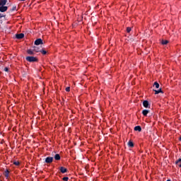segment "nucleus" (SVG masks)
<instances>
[{
    "instance_id": "nucleus-1",
    "label": "nucleus",
    "mask_w": 181,
    "mask_h": 181,
    "mask_svg": "<svg viewBox=\"0 0 181 181\" xmlns=\"http://www.w3.org/2000/svg\"><path fill=\"white\" fill-rule=\"evenodd\" d=\"M25 60L30 63H35L37 62V57H26Z\"/></svg>"
},
{
    "instance_id": "nucleus-15",
    "label": "nucleus",
    "mask_w": 181,
    "mask_h": 181,
    "mask_svg": "<svg viewBox=\"0 0 181 181\" xmlns=\"http://www.w3.org/2000/svg\"><path fill=\"white\" fill-rule=\"evenodd\" d=\"M128 146H129V148H134V142L129 141L128 142Z\"/></svg>"
},
{
    "instance_id": "nucleus-10",
    "label": "nucleus",
    "mask_w": 181,
    "mask_h": 181,
    "mask_svg": "<svg viewBox=\"0 0 181 181\" xmlns=\"http://www.w3.org/2000/svg\"><path fill=\"white\" fill-rule=\"evenodd\" d=\"M150 111L148 110H144L142 111V114L144 117H147L148 114H149Z\"/></svg>"
},
{
    "instance_id": "nucleus-21",
    "label": "nucleus",
    "mask_w": 181,
    "mask_h": 181,
    "mask_svg": "<svg viewBox=\"0 0 181 181\" xmlns=\"http://www.w3.org/2000/svg\"><path fill=\"white\" fill-rule=\"evenodd\" d=\"M13 165H15L16 166H19V165H21V163H19V161H14Z\"/></svg>"
},
{
    "instance_id": "nucleus-29",
    "label": "nucleus",
    "mask_w": 181,
    "mask_h": 181,
    "mask_svg": "<svg viewBox=\"0 0 181 181\" xmlns=\"http://www.w3.org/2000/svg\"><path fill=\"white\" fill-rule=\"evenodd\" d=\"M167 181H171L170 180H168Z\"/></svg>"
},
{
    "instance_id": "nucleus-20",
    "label": "nucleus",
    "mask_w": 181,
    "mask_h": 181,
    "mask_svg": "<svg viewBox=\"0 0 181 181\" xmlns=\"http://www.w3.org/2000/svg\"><path fill=\"white\" fill-rule=\"evenodd\" d=\"M153 86H156V88H159V83L158 82H154Z\"/></svg>"
},
{
    "instance_id": "nucleus-27",
    "label": "nucleus",
    "mask_w": 181,
    "mask_h": 181,
    "mask_svg": "<svg viewBox=\"0 0 181 181\" xmlns=\"http://www.w3.org/2000/svg\"><path fill=\"white\" fill-rule=\"evenodd\" d=\"M4 14H2V13H0V19L2 18H4Z\"/></svg>"
},
{
    "instance_id": "nucleus-3",
    "label": "nucleus",
    "mask_w": 181,
    "mask_h": 181,
    "mask_svg": "<svg viewBox=\"0 0 181 181\" xmlns=\"http://www.w3.org/2000/svg\"><path fill=\"white\" fill-rule=\"evenodd\" d=\"M34 45H35V46H39V45H43V40H42L41 38L37 39L35 41Z\"/></svg>"
},
{
    "instance_id": "nucleus-9",
    "label": "nucleus",
    "mask_w": 181,
    "mask_h": 181,
    "mask_svg": "<svg viewBox=\"0 0 181 181\" xmlns=\"http://www.w3.org/2000/svg\"><path fill=\"white\" fill-rule=\"evenodd\" d=\"M59 170L62 173H67V168L64 167H60Z\"/></svg>"
},
{
    "instance_id": "nucleus-22",
    "label": "nucleus",
    "mask_w": 181,
    "mask_h": 181,
    "mask_svg": "<svg viewBox=\"0 0 181 181\" xmlns=\"http://www.w3.org/2000/svg\"><path fill=\"white\" fill-rule=\"evenodd\" d=\"M131 30H132V28H131V27H127V33H129L131 32Z\"/></svg>"
},
{
    "instance_id": "nucleus-12",
    "label": "nucleus",
    "mask_w": 181,
    "mask_h": 181,
    "mask_svg": "<svg viewBox=\"0 0 181 181\" xmlns=\"http://www.w3.org/2000/svg\"><path fill=\"white\" fill-rule=\"evenodd\" d=\"M54 159H55V160H60L61 159L60 154L59 153L55 154V156H54Z\"/></svg>"
},
{
    "instance_id": "nucleus-26",
    "label": "nucleus",
    "mask_w": 181,
    "mask_h": 181,
    "mask_svg": "<svg viewBox=\"0 0 181 181\" xmlns=\"http://www.w3.org/2000/svg\"><path fill=\"white\" fill-rule=\"evenodd\" d=\"M65 90L69 93V91H70V87H66Z\"/></svg>"
},
{
    "instance_id": "nucleus-23",
    "label": "nucleus",
    "mask_w": 181,
    "mask_h": 181,
    "mask_svg": "<svg viewBox=\"0 0 181 181\" xmlns=\"http://www.w3.org/2000/svg\"><path fill=\"white\" fill-rule=\"evenodd\" d=\"M181 163V158H179L177 161H175V165H179Z\"/></svg>"
},
{
    "instance_id": "nucleus-11",
    "label": "nucleus",
    "mask_w": 181,
    "mask_h": 181,
    "mask_svg": "<svg viewBox=\"0 0 181 181\" xmlns=\"http://www.w3.org/2000/svg\"><path fill=\"white\" fill-rule=\"evenodd\" d=\"M134 131H138V132H141V131H142V127H141V126H136L134 127Z\"/></svg>"
},
{
    "instance_id": "nucleus-8",
    "label": "nucleus",
    "mask_w": 181,
    "mask_h": 181,
    "mask_svg": "<svg viewBox=\"0 0 181 181\" xmlns=\"http://www.w3.org/2000/svg\"><path fill=\"white\" fill-rule=\"evenodd\" d=\"M8 2V0H0V6H5Z\"/></svg>"
},
{
    "instance_id": "nucleus-2",
    "label": "nucleus",
    "mask_w": 181,
    "mask_h": 181,
    "mask_svg": "<svg viewBox=\"0 0 181 181\" xmlns=\"http://www.w3.org/2000/svg\"><path fill=\"white\" fill-rule=\"evenodd\" d=\"M9 170L6 169L3 175L4 176L6 177V179H7V180H9V179H11V177H9Z\"/></svg>"
},
{
    "instance_id": "nucleus-18",
    "label": "nucleus",
    "mask_w": 181,
    "mask_h": 181,
    "mask_svg": "<svg viewBox=\"0 0 181 181\" xmlns=\"http://www.w3.org/2000/svg\"><path fill=\"white\" fill-rule=\"evenodd\" d=\"M16 11V6H13L12 8L10 9V12H13Z\"/></svg>"
},
{
    "instance_id": "nucleus-25",
    "label": "nucleus",
    "mask_w": 181,
    "mask_h": 181,
    "mask_svg": "<svg viewBox=\"0 0 181 181\" xmlns=\"http://www.w3.org/2000/svg\"><path fill=\"white\" fill-rule=\"evenodd\" d=\"M4 70V71L8 72V71H9V68L5 67Z\"/></svg>"
},
{
    "instance_id": "nucleus-24",
    "label": "nucleus",
    "mask_w": 181,
    "mask_h": 181,
    "mask_svg": "<svg viewBox=\"0 0 181 181\" xmlns=\"http://www.w3.org/2000/svg\"><path fill=\"white\" fill-rule=\"evenodd\" d=\"M62 180H64V181H69V177H64L62 178Z\"/></svg>"
},
{
    "instance_id": "nucleus-28",
    "label": "nucleus",
    "mask_w": 181,
    "mask_h": 181,
    "mask_svg": "<svg viewBox=\"0 0 181 181\" xmlns=\"http://www.w3.org/2000/svg\"><path fill=\"white\" fill-rule=\"evenodd\" d=\"M180 141H181V136L180 137Z\"/></svg>"
},
{
    "instance_id": "nucleus-4",
    "label": "nucleus",
    "mask_w": 181,
    "mask_h": 181,
    "mask_svg": "<svg viewBox=\"0 0 181 181\" xmlns=\"http://www.w3.org/2000/svg\"><path fill=\"white\" fill-rule=\"evenodd\" d=\"M143 106L144 108H151V104H149V102L148 100H144L143 102Z\"/></svg>"
},
{
    "instance_id": "nucleus-7",
    "label": "nucleus",
    "mask_w": 181,
    "mask_h": 181,
    "mask_svg": "<svg viewBox=\"0 0 181 181\" xmlns=\"http://www.w3.org/2000/svg\"><path fill=\"white\" fill-rule=\"evenodd\" d=\"M16 39H23V37H25V34L23 33L16 34Z\"/></svg>"
},
{
    "instance_id": "nucleus-14",
    "label": "nucleus",
    "mask_w": 181,
    "mask_h": 181,
    "mask_svg": "<svg viewBox=\"0 0 181 181\" xmlns=\"http://www.w3.org/2000/svg\"><path fill=\"white\" fill-rule=\"evenodd\" d=\"M168 43H169V41L168 40H162L161 41V44L163 45H168Z\"/></svg>"
},
{
    "instance_id": "nucleus-6",
    "label": "nucleus",
    "mask_w": 181,
    "mask_h": 181,
    "mask_svg": "<svg viewBox=\"0 0 181 181\" xmlns=\"http://www.w3.org/2000/svg\"><path fill=\"white\" fill-rule=\"evenodd\" d=\"M45 162V163H52L53 162V157H47Z\"/></svg>"
},
{
    "instance_id": "nucleus-13",
    "label": "nucleus",
    "mask_w": 181,
    "mask_h": 181,
    "mask_svg": "<svg viewBox=\"0 0 181 181\" xmlns=\"http://www.w3.org/2000/svg\"><path fill=\"white\" fill-rule=\"evenodd\" d=\"M153 91L155 92V94H159L160 93H163V91H162V88H160L158 90H153Z\"/></svg>"
},
{
    "instance_id": "nucleus-16",
    "label": "nucleus",
    "mask_w": 181,
    "mask_h": 181,
    "mask_svg": "<svg viewBox=\"0 0 181 181\" xmlns=\"http://www.w3.org/2000/svg\"><path fill=\"white\" fill-rule=\"evenodd\" d=\"M27 53H28V54H30V55L35 54V52H33V51L32 49H28Z\"/></svg>"
},
{
    "instance_id": "nucleus-5",
    "label": "nucleus",
    "mask_w": 181,
    "mask_h": 181,
    "mask_svg": "<svg viewBox=\"0 0 181 181\" xmlns=\"http://www.w3.org/2000/svg\"><path fill=\"white\" fill-rule=\"evenodd\" d=\"M8 11V6H0V12H6Z\"/></svg>"
},
{
    "instance_id": "nucleus-17",
    "label": "nucleus",
    "mask_w": 181,
    "mask_h": 181,
    "mask_svg": "<svg viewBox=\"0 0 181 181\" xmlns=\"http://www.w3.org/2000/svg\"><path fill=\"white\" fill-rule=\"evenodd\" d=\"M42 49H40L37 47H34V52L39 53Z\"/></svg>"
},
{
    "instance_id": "nucleus-19",
    "label": "nucleus",
    "mask_w": 181,
    "mask_h": 181,
    "mask_svg": "<svg viewBox=\"0 0 181 181\" xmlns=\"http://www.w3.org/2000/svg\"><path fill=\"white\" fill-rule=\"evenodd\" d=\"M40 52V53H42V54H47V52L45 49H41Z\"/></svg>"
}]
</instances>
